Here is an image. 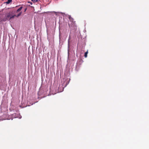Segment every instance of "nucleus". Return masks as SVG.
<instances>
[{
  "instance_id": "f257e3e1",
  "label": "nucleus",
  "mask_w": 149,
  "mask_h": 149,
  "mask_svg": "<svg viewBox=\"0 0 149 149\" xmlns=\"http://www.w3.org/2000/svg\"><path fill=\"white\" fill-rule=\"evenodd\" d=\"M16 15L14 13V11L12 10H10L8 11L6 14V19H8L10 21L11 19H13Z\"/></svg>"
},
{
  "instance_id": "7ed1b4c3",
  "label": "nucleus",
  "mask_w": 149,
  "mask_h": 149,
  "mask_svg": "<svg viewBox=\"0 0 149 149\" xmlns=\"http://www.w3.org/2000/svg\"><path fill=\"white\" fill-rule=\"evenodd\" d=\"M22 7H21L20 8H19L17 10V12H19L22 9Z\"/></svg>"
},
{
  "instance_id": "9d476101",
  "label": "nucleus",
  "mask_w": 149,
  "mask_h": 149,
  "mask_svg": "<svg viewBox=\"0 0 149 149\" xmlns=\"http://www.w3.org/2000/svg\"><path fill=\"white\" fill-rule=\"evenodd\" d=\"M2 1H3L4 0H2Z\"/></svg>"
},
{
  "instance_id": "6e6552de",
  "label": "nucleus",
  "mask_w": 149,
  "mask_h": 149,
  "mask_svg": "<svg viewBox=\"0 0 149 149\" xmlns=\"http://www.w3.org/2000/svg\"><path fill=\"white\" fill-rule=\"evenodd\" d=\"M28 3H30L31 4V5H32L33 3L32 2H30V1H29V2H28Z\"/></svg>"
},
{
  "instance_id": "f03ea898",
  "label": "nucleus",
  "mask_w": 149,
  "mask_h": 149,
  "mask_svg": "<svg viewBox=\"0 0 149 149\" xmlns=\"http://www.w3.org/2000/svg\"><path fill=\"white\" fill-rule=\"evenodd\" d=\"M69 19L70 21L71 22V23L68 24V26L69 27H73L74 28H75V27L76 26L75 24V22L74 21V19L71 17H70Z\"/></svg>"
},
{
  "instance_id": "0eeeda50",
  "label": "nucleus",
  "mask_w": 149,
  "mask_h": 149,
  "mask_svg": "<svg viewBox=\"0 0 149 149\" xmlns=\"http://www.w3.org/2000/svg\"><path fill=\"white\" fill-rule=\"evenodd\" d=\"M21 13H22V12H20V13H19V14L17 15L16 17H19V16H20L21 14Z\"/></svg>"
},
{
  "instance_id": "20e7f679",
  "label": "nucleus",
  "mask_w": 149,
  "mask_h": 149,
  "mask_svg": "<svg viewBox=\"0 0 149 149\" xmlns=\"http://www.w3.org/2000/svg\"><path fill=\"white\" fill-rule=\"evenodd\" d=\"M12 1V0H8V1L6 2V3L7 4H9Z\"/></svg>"
},
{
  "instance_id": "423d86ee",
  "label": "nucleus",
  "mask_w": 149,
  "mask_h": 149,
  "mask_svg": "<svg viewBox=\"0 0 149 149\" xmlns=\"http://www.w3.org/2000/svg\"><path fill=\"white\" fill-rule=\"evenodd\" d=\"M39 0H31V1L34 3L38 1Z\"/></svg>"
},
{
  "instance_id": "39448f33",
  "label": "nucleus",
  "mask_w": 149,
  "mask_h": 149,
  "mask_svg": "<svg viewBox=\"0 0 149 149\" xmlns=\"http://www.w3.org/2000/svg\"><path fill=\"white\" fill-rule=\"evenodd\" d=\"M88 53V51L85 52V54H84V56L85 58H86L87 57V55Z\"/></svg>"
},
{
  "instance_id": "1a4fd4ad",
  "label": "nucleus",
  "mask_w": 149,
  "mask_h": 149,
  "mask_svg": "<svg viewBox=\"0 0 149 149\" xmlns=\"http://www.w3.org/2000/svg\"><path fill=\"white\" fill-rule=\"evenodd\" d=\"M70 39V37H69V38L68 39V42L69 43V40Z\"/></svg>"
}]
</instances>
